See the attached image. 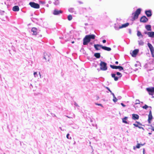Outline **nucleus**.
I'll list each match as a JSON object with an SVG mask.
<instances>
[{
    "mask_svg": "<svg viewBox=\"0 0 154 154\" xmlns=\"http://www.w3.org/2000/svg\"><path fill=\"white\" fill-rule=\"evenodd\" d=\"M96 36L94 34H90L86 35L83 39V45H86L90 42L91 39H94Z\"/></svg>",
    "mask_w": 154,
    "mask_h": 154,
    "instance_id": "1",
    "label": "nucleus"
},
{
    "mask_svg": "<svg viewBox=\"0 0 154 154\" xmlns=\"http://www.w3.org/2000/svg\"><path fill=\"white\" fill-rule=\"evenodd\" d=\"M141 11V9L140 8H138L134 13L132 14V15H134L133 18L134 20H135L138 18L139 15Z\"/></svg>",
    "mask_w": 154,
    "mask_h": 154,
    "instance_id": "2",
    "label": "nucleus"
},
{
    "mask_svg": "<svg viewBox=\"0 0 154 154\" xmlns=\"http://www.w3.org/2000/svg\"><path fill=\"white\" fill-rule=\"evenodd\" d=\"M100 69L103 71H106L107 69V63L103 61H101L100 63Z\"/></svg>",
    "mask_w": 154,
    "mask_h": 154,
    "instance_id": "3",
    "label": "nucleus"
},
{
    "mask_svg": "<svg viewBox=\"0 0 154 154\" xmlns=\"http://www.w3.org/2000/svg\"><path fill=\"white\" fill-rule=\"evenodd\" d=\"M146 90L148 92L149 94L152 95V97L154 98V87L147 88Z\"/></svg>",
    "mask_w": 154,
    "mask_h": 154,
    "instance_id": "4",
    "label": "nucleus"
},
{
    "mask_svg": "<svg viewBox=\"0 0 154 154\" xmlns=\"http://www.w3.org/2000/svg\"><path fill=\"white\" fill-rule=\"evenodd\" d=\"M147 45L149 47L151 51L152 56L154 58V48L152 45L150 43L147 44Z\"/></svg>",
    "mask_w": 154,
    "mask_h": 154,
    "instance_id": "5",
    "label": "nucleus"
},
{
    "mask_svg": "<svg viewBox=\"0 0 154 154\" xmlns=\"http://www.w3.org/2000/svg\"><path fill=\"white\" fill-rule=\"evenodd\" d=\"M29 5L32 7L38 9L40 7L39 5L38 4L34 2H30L29 3Z\"/></svg>",
    "mask_w": 154,
    "mask_h": 154,
    "instance_id": "6",
    "label": "nucleus"
},
{
    "mask_svg": "<svg viewBox=\"0 0 154 154\" xmlns=\"http://www.w3.org/2000/svg\"><path fill=\"white\" fill-rule=\"evenodd\" d=\"M62 12L63 11L60 10H58L57 9H55L53 12V14L54 15H59L60 14H62Z\"/></svg>",
    "mask_w": 154,
    "mask_h": 154,
    "instance_id": "7",
    "label": "nucleus"
},
{
    "mask_svg": "<svg viewBox=\"0 0 154 154\" xmlns=\"http://www.w3.org/2000/svg\"><path fill=\"white\" fill-rule=\"evenodd\" d=\"M148 20V18L145 16L141 17L140 19V22L145 23Z\"/></svg>",
    "mask_w": 154,
    "mask_h": 154,
    "instance_id": "8",
    "label": "nucleus"
},
{
    "mask_svg": "<svg viewBox=\"0 0 154 154\" xmlns=\"http://www.w3.org/2000/svg\"><path fill=\"white\" fill-rule=\"evenodd\" d=\"M145 13L148 17H149L152 16V14L151 10H146L145 11Z\"/></svg>",
    "mask_w": 154,
    "mask_h": 154,
    "instance_id": "9",
    "label": "nucleus"
},
{
    "mask_svg": "<svg viewBox=\"0 0 154 154\" xmlns=\"http://www.w3.org/2000/svg\"><path fill=\"white\" fill-rule=\"evenodd\" d=\"M152 119V111L151 110L149 112V113L148 115V121L149 123H150V121Z\"/></svg>",
    "mask_w": 154,
    "mask_h": 154,
    "instance_id": "10",
    "label": "nucleus"
},
{
    "mask_svg": "<svg viewBox=\"0 0 154 154\" xmlns=\"http://www.w3.org/2000/svg\"><path fill=\"white\" fill-rule=\"evenodd\" d=\"M31 32H33L32 34L36 35L37 34V29L36 28L33 27L31 29Z\"/></svg>",
    "mask_w": 154,
    "mask_h": 154,
    "instance_id": "11",
    "label": "nucleus"
},
{
    "mask_svg": "<svg viewBox=\"0 0 154 154\" xmlns=\"http://www.w3.org/2000/svg\"><path fill=\"white\" fill-rule=\"evenodd\" d=\"M139 52L138 49H136L134 50L131 54L132 56L133 57H135Z\"/></svg>",
    "mask_w": 154,
    "mask_h": 154,
    "instance_id": "12",
    "label": "nucleus"
},
{
    "mask_svg": "<svg viewBox=\"0 0 154 154\" xmlns=\"http://www.w3.org/2000/svg\"><path fill=\"white\" fill-rule=\"evenodd\" d=\"M44 58L48 61H49L50 60L49 54L48 55L47 53H45L44 54Z\"/></svg>",
    "mask_w": 154,
    "mask_h": 154,
    "instance_id": "13",
    "label": "nucleus"
},
{
    "mask_svg": "<svg viewBox=\"0 0 154 154\" xmlns=\"http://www.w3.org/2000/svg\"><path fill=\"white\" fill-rule=\"evenodd\" d=\"M132 118L134 120L138 119H139V116L137 114H133L132 115Z\"/></svg>",
    "mask_w": 154,
    "mask_h": 154,
    "instance_id": "14",
    "label": "nucleus"
},
{
    "mask_svg": "<svg viewBox=\"0 0 154 154\" xmlns=\"http://www.w3.org/2000/svg\"><path fill=\"white\" fill-rule=\"evenodd\" d=\"M94 48L97 50H100V48H99V47H100L102 48V45L99 44H95L94 45Z\"/></svg>",
    "mask_w": 154,
    "mask_h": 154,
    "instance_id": "15",
    "label": "nucleus"
},
{
    "mask_svg": "<svg viewBox=\"0 0 154 154\" xmlns=\"http://www.w3.org/2000/svg\"><path fill=\"white\" fill-rule=\"evenodd\" d=\"M102 48L104 50L108 51H110L111 50V48L109 47H107L106 46H104L102 45Z\"/></svg>",
    "mask_w": 154,
    "mask_h": 154,
    "instance_id": "16",
    "label": "nucleus"
},
{
    "mask_svg": "<svg viewBox=\"0 0 154 154\" xmlns=\"http://www.w3.org/2000/svg\"><path fill=\"white\" fill-rule=\"evenodd\" d=\"M146 29L148 31H151V26L150 25H147L145 26Z\"/></svg>",
    "mask_w": 154,
    "mask_h": 154,
    "instance_id": "17",
    "label": "nucleus"
},
{
    "mask_svg": "<svg viewBox=\"0 0 154 154\" xmlns=\"http://www.w3.org/2000/svg\"><path fill=\"white\" fill-rule=\"evenodd\" d=\"M19 10V7L17 6H15L13 8V10L14 11H17Z\"/></svg>",
    "mask_w": 154,
    "mask_h": 154,
    "instance_id": "18",
    "label": "nucleus"
},
{
    "mask_svg": "<svg viewBox=\"0 0 154 154\" xmlns=\"http://www.w3.org/2000/svg\"><path fill=\"white\" fill-rule=\"evenodd\" d=\"M129 25V23H126L125 24H123L122 26H120V28H125L128 26Z\"/></svg>",
    "mask_w": 154,
    "mask_h": 154,
    "instance_id": "19",
    "label": "nucleus"
},
{
    "mask_svg": "<svg viewBox=\"0 0 154 154\" xmlns=\"http://www.w3.org/2000/svg\"><path fill=\"white\" fill-rule=\"evenodd\" d=\"M148 36L151 38H153L154 37V32H149Z\"/></svg>",
    "mask_w": 154,
    "mask_h": 154,
    "instance_id": "20",
    "label": "nucleus"
},
{
    "mask_svg": "<svg viewBox=\"0 0 154 154\" xmlns=\"http://www.w3.org/2000/svg\"><path fill=\"white\" fill-rule=\"evenodd\" d=\"M94 56L97 58H99L100 57V53H95L94 54Z\"/></svg>",
    "mask_w": 154,
    "mask_h": 154,
    "instance_id": "21",
    "label": "nucleus"
},
{
    "mask_svg": "<svg viewBox=\"0 0 154 154\" xmlns=\"http://www.w3.org/2000/svg\"><path fill=\"white\" fill-rule=\"evenodd\" d=\"M128 119V117H125L124 118L122 119V122H123L125 124H128V122L126 121V120Z\"/></svg>",
    "mask_w": 154,
    "mask_h": 154,
    "instance_id": "22",
    "label": "nucleus"
},
{
    "mask_svg": "<svg viewBox=\"0 0 154 154\" xmlns=\"http://www.w3.org/2000/svg\"><path fill=\"white\" fill-rule=\"evenodd\" d=\"M110 67L113 69H118L119 68V66H116L114 65H110Z\"/></svg>",
    "mask_w": 154,
    "mask_h": 154,
    "instance_id": "23",
    "label": "nucleus"
},
{
    "mask_svg": "<svg viewBox=\"0 0 154 154\" xmlns=\"http://www.w3.org/2000/svg\"><path fill=\"white\" fill-rule=\"evenodd\" d=\"M53 3L55 5H59L60 2L59 0H56L54 1Z\"/></svg>",
    "mask_w": 154,
    "mask_h": 154,
    "instance_id": "24",
    "label": "nucleus"
},
{
    "mask_svg": "<svg viewBox=\"0 0 154 154\" xmlns=\"http://www.w3.org/2000/svg\"><path fill=\"white\" fill-rule=\"evenodd\" d=\"M69 11L71 13H73L75 12L74 8H71L69 9Z\"/></svg>",
    "mask_w": 154,
    "mask_h": 154,
    "instance_id": "25",
    "label": "nucleus"
},
{
    "mask_svg": "<svg viewBox=\"0 0 154 154\" xmlns=\"http://www.w3.org/2000/svg\"><path fill=\"white\" fill-rule=\"evenodd\" d=\"M137 35L138 37H139V36H140L141 37V38H142L143 37V36L141 34V32L140 31H137Z\"/></svg>",
    "mask_w": 154,
    "mask_h": 154,
    "instance_id": "26",
    "label": "nucleus"
},
{
    "mask_svg": "<svg viewBox=\"0 0 154 154\" xmlns=\"http://www.w3.org/2000/svg\"><path fill=\"white\" fill-rule=\"evenodd\" d=\"M138 44L140 45H143L144 44V42L142 40H140L138 41Z\"/></svg>",
    "mask_w": 154,
    "mask_h": 154,
    "instance_id": "27",
    "label": "nucleus"
},
{
    "mask_svg": "<svg viewBox=\"0 0 154 154\" xmlns=\"http://www.w3.org/2000/svg\"><path fill=\"white\" fill-rule=\"evenodd\" d=\"M114 28L115 29L117 30H119V29H121V28H120V26H119L118 25H116L114 26Z\"/></svg>",
    "mask_w": 154,
    "mask_h": 154,
    "instance_id": "28",
    "label": "nucleus"
},
{
    "mask_svg": "<svg viewBox=\"0 0 154 154\" xmlns=\"http://www.w3.org/2000/svg\"><path fill=\"white\" fill-rule=\"evenodd\" d=\"M72 16L70 15V14H69V15L68 16V19L69 20H72Z\"/></svg>",
    "mask_w": 154,
    "mask_h": 154,
    "instance_id": "29",
    "label": "nucleus"
},
{
    "mask_svg": "<svg viewBox=\"0 0 154 154\" xmlns=\"http://www.w3.org/2000/svg\"><path fill=\"white\" fill-rule=\"evenodd\" d=\"M66 137L68 139L71 140L72 139L71 137H69V134L68 133L67 134Z\"/></svg>",
    "mask_w": 154,
    "mask_h": 154,
    "instance_id": "30",
    "label": "nucleus"
},
{
    "mask_svg": "<svg viewBox=\"0 0 154 154\" xmlns=\"http://www.w3.org/2000/svg\"><path fill=\"white\" fill-rule=\"evenodd\" d=\"M148 107H149V106L147 105L146 104H145L144 106H143L142 108L143 109H146Z\"/></svg>",
    "mask_w": 154,
    "mask_h": 154,
    "instance_id": "31",
    "label": "nucleus"
},
{
    "mask_svg": "<svg viewBox=\"0 0 154 154\" xmlns=\"http://www.w3.org/2000/svg\"><path fill=\"white\" fill-rule=\"evenodd\" d=\"M116 75L119 76L120 77H121L122 76V74L121 73L119 72H116Z\"/></svg>",
    "mask_w": 154,
    "mask_h": 154,
    "instance_id": "32",
    "label": "nucleus"
},
{
    "mask_svg": "<svg viewBox=\"0 0 154 154\" xmlns=\"http://www.w3.org/2000/svg\"><path fill=\"white\" fill-rule=\"evenodd\" d=\"M34 75L35 77H37L38 76V75L37 74V72H34Z\"/></svg>",
    "mask_w": 154,
    "mask_h": 154,
    "instance_id": "33",
    "label": "nucleus"
},
{
    "mask_svg": "<svg viewBox=\"0 0 154 154\" xmlns=\"http://www.w3.org/2000/svg\"><path fill=\"white\" fill-rule=\"evenodd\" d=\"M118 68H118V69H119V70L120 71H121L123 69V67L122 66H119Z\"/></svg>",
    "mask_w": 154,
    "mask_h": 154,
    "instance_id": "34",
    "label": "nucleus"
},
{
    "mask_svg": "<svg viewBox=\"0 0 154 154\" xmlns=\"http://www.w3.org/2000/svg\"><path fill=\"white\" fill-rule=\"evenodd\" d=\"M117 100H118L115 97H113V101L114 102H117Z\"/></svg>",
    "mask_w": 154,
    "mask_h": 154,
    "instance_id": "35",
    "label": "nucleus"
},
{
    "mask_svg": "<svg viewBox=\"0 0 154 154\" xmlns=\"http://www.w3.org/2000/svg\"><path fill=\"white\" fill-rule=\"evenodd\" d=\"M137 148L139 149L140 147V144L137 143L136 146Z\"/></svg>",
    "mask_w": 154,
    "mask_h": 154,
    "instance_id": "36",
    "label": "nucleus"
},
{
    "mask_svg": "<svg viewBox=\"0 0 154 154\" xmlns=\"http://www.w3.org/2000/svg\"><path fill=\"white\" fill-rule=\"evenodd\" d=\"M136 102H137L135 103V104L137 105V104H140V103H139L140 101L139 100H137V99L136 100Z\"/></svg>",
    "mask_w": 154,
    "mask_h": 154,
    "instance_id": "37",
    "label": "nucleus"
},
{
    "mask_svg": "<svg viewBox=\"0 0 154 154\" xmlns=\"http://www.w3.org/2000/svg\"><path fill=\"white\" fill-rule=\"evenodd\" d=\"M114 79L115 81H117L118 80V77L117 76H115V77L114 78Z\"/></svg>",
    "mask_w": 154,
    "mask_h": 154,
    "instance_id": "38",
    "label": "nucleus"
},
{
    "mask_svg": "<svg viewBox=\"0 0 154 154\" xmlns=\"http://www.w3.org/2000/svg\"><path fill=\"white\" fill-rule=\"evenodd\" d=\"M112 77V78H114L116 76V74H111Z\"/></svg>",
    "mask_w": 154,
    "mask_h": 154,
    "instance_id": "39",
    "label": "nucleus"
},
{
    "mask_svg": "<svg viewBox=\"0 0 154 154\" xmlns=\"http://www.w3.org/2000/svg\"><path fill=\"white\" fill-rule=\"evenodd\" d=\"M149 32H148L147 31H145L144 32V33L145 34H147L148 35H149Z\"/></svg>",
    "mask_w": 154,
    "mask_h": 154,
    "instance_id": "40",
    "label": "nucleus"
},
{
    "mask_svg": "<svg viewBox=\"0 0 154 154\" xmlns=\"http://www.w3.org/2000/svg\"><path fill=\"white\" fill-rule=\"evenodd\" d=\"M106 88L110 93H112V91L108 87H106Z\"/></svg>",
    "mask_w": 154,
    "mask_h": 154,
    "instance_id": "41",
    "label": "nucleus"
},
{
    "mask_svg": "<svg viewBox=\"0 0 154 154\" xmlns=\"http://www.w3.org/2000/svg\"><path fill=\"white\" fill-rule=\"evenodd\" d=\"M95 104L96 105H97L100 106H103L101 104H99V103H96Z\"/></svg>",
    "mask_w": 154,
    "mask_h": 154,
    "instance_id": "42",
    "label": "nucleus"
},
{
    "mask_svg": "<svg viewBox=\"0 0 154 154\" xmlns=\"http://www.w3.org/2000/svg\"><path fill=\"white\" fill-rule=\"evenodd\" d=\"M133 125L135 127H138V126H139L137 124H133Z\"/></svg>",
    "mask_w": 154,
    "mask_h": 154,
    "instance_id": "43",
    "label": "nucleus"
},
{
    "mask_svg": "<svg viewBox=\"0 0 154 154\" xmlns=\"http://www.w3.org/2000/svg\"><path fill=\"white\" fill-rule=\"evenodd\" d=\"M139 128H140V129H143V130H144V128L141 127V126H140L139 125L138 127Z\"/></svg>",
    "mask_w": 154,
    "mask_h": 154,
    "instance_id": "44",
    "label": "nucleus"
},
{
    "mask_svg": "<svg viewBox=\"0 0 154 154\" xmlns=\"http://www.w3.org/2000/svg\"><path fill=\"white\" fill-rule=\"evenodd\" d=\"M74 105L75 106H76L77 107H79V106L78 105L77 103H76V102L75 103Z\"/></svg>",
    "mask_w": 154,
    "mask_h": 154,
    "instance_id": "45",
    "label": "nucleus"
},
{
    "mask_svg": "<svg viewBox=\"0 0 154 154\" xmlns=\"http://www.w3.org/2000/svg\"><path fill=\"white\" fill-rule=\"evenodd\" d=\"M121 105L122 106H123V107H125V105H124L123 103H121Z\"/></svg>",
    "mask_w": 154,
    "mask_h": 154,
    "instance_id": "46",
    "label": "nucleus"
},
{
    "mask_svg": "<svg viewBox=\"0 0 154 154\" xmlns=\"http://www.w3.org/2000/svg\"><path fill=\"white\" fill-rule=\"evenodd\" d=\"M103 43H105L106 42V40H103L102 41Z\"/></svg>",
    "mask_w": 154,
    "mask_h": 154,
    "instance_id": "47",
    "label": "nucleus"
},
{
    "mask_svg": "<svg viewBox=\"0 0 154 154\" xmlns=\"http://www.w3.org/2000/svg\"><path fill=\"white\" fill-rule=\"evenodd\" d=\"M111 93V94H112V96H113V97H115L114 94L112 92V93Z\"/></svg>",
    "mask_w": 154,
    "mask_h": 154,
    "instance_id": "48",
    "label": "nucleus"
},
{
    "mask_svg": "<svg viewBox=\"0 0 154 154\" xmlns=\"http://www.w3.org/2000/svg\"><path fill=\"white\" fill-rule=\"evenodd\" d=\"M136 122L138 124V125H142L139 122Z\"/></svg>",
    "mask_w": 154,
    "mask_h": 154,
    "instance_id": "49",
    "label": "nucleus"
},
{
    "mask_svg": "<svg viewBox=\"0 0 154 154\" xmlns=\"http://www.w3.org/2000/svg\"><path fill=\"white\" fill-rule=\"evenodd\" d=\"M40 2L42 4H44L45 3V2H44L40 1Z\"/></svg>",
    "mask_w": 154,
    "mask_h": 154,
    "instance_id": "50",
    "label": "nucleus"
},
{
    "mask_svg": "<svg viewBox=\"0 0 154 154\" xmlns=\"http://www.w3.org/2000/svg\"><path fill=\"white\" fill-rule=\"evenodd\" d=\"M129 33L131 34V29H129Z\"/></svg>",
    "mask_w": 154,
    "mask_h": 154,
    "instance_id": "51",
    "label": "nucleus"
},
{
    "mask_svg": "<svg viewBox=\"0 0 154 154\" xmlns=\"http://www.w3.org/2000/svg\"><path fill=\"white\" fill-rule=\"evenodd\" d=\"M78 2L80 4H83V3L82 2H81V1H79Z\"/></svg>",
    "mask_w": 154,
    "mask_h": 154,
    "instance_id": "52",
    "label": "nucleus"
},
{
    "mask_svg": "<svg viewBox=\"0 0 154 154\" xmlns=\"http://www.w3.org/2000/svg\"><path fill=\"white\" fill-rule=\"evenodd\" d=\"M145 151V149L143 148V154H144Z\"/></svg>",
    "mask_w": 154,
    "mask_h": 154,
    "instance_id": "53",
    "label": "nucleus"
},
{
    "mask_svg": "<svg viewBox=\"0 0 154 154\" xmlns=\"http://www.w3.org/2000/svg\"><path fill=\"white\" fill-rule=\"evenodd\" d=\"M152 130L153 131H154V127H152Z\"/></svg>",
    "mask_w": 154,
    "mask_h": 154,
    "instance_id": "54",
    "label": "nucleus"
},
{
    "mask_svg": "<svg viewBox=\"0 0 154 154\" xmlns=\"http://www.w3.org/2000/svg\"><path fill=\"white\" fill-rule=\"evenodd\" d=\"M145 144V143H144L143 144H140V146L141 145L142 146H143Z\"/></svg>",
    "mask_w": 154,
    "mask_h": 154,
    "instance_id": "55",
    "label": "nucleus"
},
{
    "mask_svg": "<svg viewBox=\"0 0 154 154\" xmlns=\"http://www.w3.org/2000/svg\"><path fill=\"white\" fill-rule=\"evenodd\" d=\"M115 64H118V62L117 61H116L115 62Z\"/></svg>",
    "mask_w": 154,
    "mask_h": 154,
    "instance_id": "56",
    "label": "nucleus"
},
{
    "mask_svg": "<svg viewBox=\"0 0 154 154\" xmlns=\"http://www.w3.org/2000/svg\"><path fill=\"white\" fill-rule=\"evenodd\" d=\"M136 148V146H134V147H133V149H134L135 150Z\"/></svg>",
    "mask_w": 154,
    "mask_h": 154,
    "instance_id": "57",
    "label": "nucleus"
},
{
    "mask_svg": "<svg viewBox=\"0 0 154 154\" xmlns=\"http://www.w3.org/2000/svg\"><path fill=\"white\" fill-rule=\"evenodd\" d=\"M118 99H120L121 98V96H119L118 97Z\"/></svg>",
    "mask_w": 154,
    "mask_h": 154,
    "instance_id": "58",
    "label": "nucleus"
},
{
    "mask_svg": "<svg viewBox=\"0 0 154 154\" xmlns=\"http://www.w3.org/2000/svg\"><path fill=\"white\" fill-rule=\"evenodd\" d=\"M66 117H67L69 118H70V119H71L72 118L71 117H69L68 116H66Z\"/></svg>",
    "mask_w": 154,
    "mask_h": 154,
    "instance_id": "59",
    "label": "nucleus"
},
{
    "mask_svg": "<svg viewBox=\"0 0 154 154\" xmlns=\"http://www.w3.org/2000/svg\"><path fill=\"white\" fill-rule=\"evenodd\" d=\"M134 66H135V67H137V64H135L134 65Z\"/></svg>",
    "mask_w": 154,
    "mask_h": 154,
    "instance_id": "60",
    "label": "nucleus"
},
{
    "mask_svg": "<svg viewBox=\"0 0 154 154\" xmlns=\"http://www.w3.org/2000/svg\"><path fill=\"white\" fill-rule=\"evenodd\" d=\"M39 75H40V78H41V74H40V72H39Z\"/></svg>",
    "mask_w": 154,
    "mask_h": 154,
    "instance_id": "61",
    "label": "nucleus"
},
{
    "mask_svg": "<svg viewBox=\"0 0 154 154\" xmlns=\"http://www.w3.org/2000/svg\"><path fill=\"white\" fill-rule=\"evenodd\" d=\"M148 134L149 135H151L152 134V133H151V132H149L148 133Z\"/></svg>",
    "mask_w": 154,
    "mask_h": 154,
    "instance_id": "62",
    "label": "nucleus"
},
{
    "mask_svg": "<svg viewBox=\"0 0 154 154\" xmlns=\"http://www.w3.org/2000/svg\"><path fill=\"white\" fill-rule=\"evenodd\" d=\"M93 43H92V42H90V44H91V45H92V44H93Z\"/></svg>",
    "mask_w": 154,
    "mask_h": 154,
    "instance_id": "63",
    "label": "nucleus"
},
{
    "mask_svg": "<svg viewBox=\"0 0 154 154\" xmlns=\"http://www.w3.org/2000/svg\"><path fill=\"white\" fill-rule=\"evenodd\" d=\"M74 43V41H73V42H72V44Z\"/></svg>",
    "mask_w": 154,
    "mask_h": 154,
    "instance_id": "64",
    "label": "nucleus"
}]
</instances>
